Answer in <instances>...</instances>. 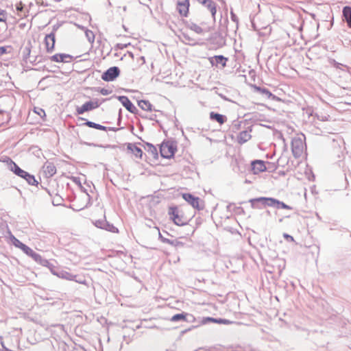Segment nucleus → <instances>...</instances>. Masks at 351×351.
<instances>
[{"mask_svg": "<svg viewBox=\"0 0 351 351\" xmlns=\"http://www.w3.org/2000/svg\"><path fill=\"white\" fill-rule=\"evenodd\" d=\"M5 15H6V12L5 10H0V22L5 21V20H6Z\"/></svg>", "mask_w": 351, "mask_h": 351, "instance_id": "nucleus-36", "label": "nucleus"}, {"mask_svg": "<svg viewBox=\"0 0 351 351\" xmlns=\"http://www.w3.org/2000/svg\"><path fill=\"white\" fill-rule=\"evenodd\" d=\"M95 226L99 228L108 230L111 232H118V228L108 222L105 219L96 220Z\"/></svg>", "mask_w": 351, "mask_h": 351, "instance_id": "nucleus-10", "label": "nucleus"}, {"mask_svg": "<svg viewBox=\"0 0 351 351\" xmlns=\"http://www.w3.org/2000/svg\"><path fill=\"white\" fill-rule=\"evenodd\" d=\"M343 20L347 23L348 27L351 28V7L345 6L343 8Z\"/></svg>", "mask_w": 351, "mask_h": 351, "instance_id": "nucleus-21", "label": "nucleus"}, {"mask_svg": "<svg viewBox=\"0 0 351 351\" xmlns=\"http://www.w3.org/2000/svg\"><path fill=\"white\" fill-rule=\"evenodd\" d=\"M189 316L191 317H193V315H189L187 313H178L172 316L170 319V320L173 322H177L180 321H188L186 317Z\"/></svg>", "mask_w": 351, "mask_h": 351, "instance_id": "nucleus-23", "label": "nucleus"}, {"mask_svg": "<svg viewBox=\"0 0 351 351\" xmlns=\"http://www.w3.org/2000/svg\"><path fill=\"white\" fill-rule=\"evenodd\" d=\"M284 237L286 238L287 239H290L291 241H293V237L289 234H284Z\"/></svg>", "mask_w": 351, "mask_h": 351, "instance_id": "nucleus-43", "label": "nucleus"}, {"mask_svg": "<svg viewBox=\"0 0 351 351\" xmlns=\"http://www.w3.org/2000/svg\"><path fill=\"white\" fill-rule=\"evenodd\" d=\"M208 60L213 66H218L220 64L222 67H225L228 58L222 55H218L208 58Z\"/></svg>", "mask_w": 351, "mask_h": 351, "instance_id": "nucleus-13", "label": "nucleus"}, {"mask_svg": "<svg viewBox=\"0 0 351 351\" xmlns=\"http://www.w3.org/2000/svg\"><path fill=\"white\" fill-rule=\"evenodd\" d=\"M55 42L56 39L54 33H50L46 35L45 38V44L46 46V50L48 53H51L53 51Z\"/></svg>", "mask_w": 351, "mask_h": 351, "instance_id": "nucleus-16", "label": "nucleus"}, {"mask_svg": "<svg viewBox=\"0 0 351 351\" xmlns=\"http://www.w3.org/2000/svg\"><path fill=\"white\" fill-rule=\"evenodd\" d=\"M182 197L194 208H197V210H202L204 208V206L199 204L200 199L199 197L191 193H184Z\"/></svg>", "mask_w": 351, "mask_h": 351, "instance_id": "nucleus-8", "label": "nucleus"}, {"mask_svg": "<svg viewBox=\"0 0 351 351\" xmlns=\"http://www.w3.org/2000/svg\"><path fill=\"white\" fill-rule=\"evenodd\" d=\"M183 36L185 39L188 40H190V38L188 36L185 35V34H183Z\"/></svg>", "mask_w": 351, "mask_h": 351, "instance_id": "nucleus-48", "label": "nucleus"}, {"mask_svg": "<svg viewBox=\"0 0 351 351\" xmlns=\"http://www.w3.org/2000/svg\"><path fill=\"white\" fill-rule=\"evenodd\" d=\"M249 202H250L252 208L261 209L263 208V207L269 206L278 209H292V207H291L290 206L286 204L283 202H280L278 199L273 197H260L257 198L250 199L249 200Z\"/></svg>", "mask_w": 351, "mask_h": 351, "instance_id": "nucleus-1", "label": "nucleus"}, {"mask_svg": "<svg viewBox=\"0 0 351 351\" xmlns=\"http://www.w3.org/2000/svg\"><path fill=\"white\" fill-rule=\"evenodd\" d=\"M100 104L98 101H89L84 103L82 106L77 107L76 109L78 114H82L85 112L92 110L99 106Z\"/></svg>", "mask_w": 351, "mask_h": 351, "instance_id": "nucleus-9", "label": "nucleus"}, {"mask_svg": "<svg viewBox=\"0 0 351 351\" xmlns=\"http://www.w3.org/2000/svg\"><path fill=\"white\" fill-rule=\"evenodd\" d=\"M99 92L103 95H108L109 94L111 93L112 91L108 89L103 88L100 89Z\"/></svg>", "mask_w": 351, "mask_h": 351, "instance_id": "nucleus-38", "label": "nucleus"}, {"mask_svg": "<svg viewBox=\"0 0 351 351\" xmlns=\"http://www.w3.org/2000/svg\"><path fill=\"white\" fill-rule=\"evenodd\" d=\"M11 241H12V244L16 247H18V248L21 249V250H23V249L26 245L25 244L23 243L21 241H20L18 239H16L13 235L11 236Z\"/></svg>", "mask_w": 351, "mask_h": 351, "instance_id": "nucleus-28", "label": "nucleus"}, {"mask_svg": "<svg viewBox=\"0 0 351 351\" xmlns=\"http://www.w3.org/2000/svg\"><path fill=\"white\" fill-rule=\"evenodd\" d=\"M291 150L293 155L295 158L301 156L304 150V142L300 137H296L292 139Z\"/></svg>", "mask_w": 351, "mask_h": 351, "instance_id": "nucleus-6", "label": "nucleus"}, {"mask_svg": "<svg viewBox=\"0 0 351 351\" xmlns=\"http://www.w3.org/2000/svg\"><path fill=\"white\" fill-rule=\"evenodd\" d=\"M230 18L232 21L236 23L237 27H238L239 19L232 10L230 11Z\"/></svg>", "mask_w": 351, "mask_h": 351, "instance_id": "nucleus-34", "label": "nucleus"}, {"mask_svg": "<svg viewBox=\"0 0 351 351\" xmlns=\"http://www.w3.org/2000/svg\"><path fill=\"white\" fill-rule=\"evenodd\" d=\"M8 48L10 47H0V56L7 53Z\"/></svg>", "mask_w": 351, "mask_h": 351, "instance_id": "nucleus-39", "label": "nucleus"}, {"mask_svg": "<svg viewBox=\"0 0 351 351\" xmlns=\"http://www.w3.org/2000/svg\"><path fill=\"white\" fill-rule=\"evenodd\" d=\"M83 125H86V126H88L89 128H95V129L99 130L100 124L94 123V122L90 121H86L85 123H83Z\"/></svg>", "mask_w": 351, "mask_h": 351, "instance_id": "nucleus-32", "label": "nucleus"}, {"mask_svg": "<svg viewBox=\"0 0 351 351\" xmlns=\"http://www.w3.org/2000/svg\"><path fill=\"white\" fill-rule=\"evenodd\" d=\"M209 117L210 120L215 121L219 123L220 125L223 124L227 121V117L225 115L215 112H210L209 114Z\"/></svg>", "mask_w": 351, "mask_h": 351, "instance_id": "nucleus-19", "label": "nucleus"}, {"mask_svg": "<svg viewBox=\"0 0 351 351\" xmlns=\"http://www.w3.org/2000/svg\"><path fill=\"white\" fill-rule=\"evenodd\" d=\"M168 214L174 223L178 226H184L188 223V219L184 217L183 213L177 207H170Z\"/></svg>", "mask_w": 351, "mask_h": 351, "instance_id": "nucleus-3", "label": "nucleus"}, {"mask_svg": "<svg viewBox=\"0 0 351 351\" xmlns=\"http://www.w3.org/2000/svg\"><path fill=\"white\" fill-rule=\"evenodd\" d=\"M118 100L121 103V104L131 113H136L137 111L136 108L134 106V104L130 101L126 96H119Z\"/></svg>", "mask_w": 351, "mask_h": 351, "instance_id": "nucleus-14", "label": "nucleus"}, {"mask_svg": "<svg viewBox=\"0 0 351 351\" xmlns=\"http://www.w3.org/2000/svg\"><path fill=\"white\" fill-rule=\"evenodd\" d=\"M52 267H53V265L50 263L49 267H47L50 269V270L53 274V272H58L53 268H52Z\"/></svg>", "mask_w": 351, "mask_h": 351, "instance_id": "nucleus-44", "label": "nucleus"}, {"mask_svg": "<svg viewBox=\"0 0 351 351\" xmlns=\"http://www.w3.org/2000/svg\"><path fill=\"white\" fill-rule=\"evenodd\" d=\"M286 162V159L285 158H280L278 160V164L279 166H282L284 167V163Z\"/></svg>", "mask_w": 351, "mask_h": 351, "instance_id": "nucleus-40", "label": "nucleus"}, {"mask_svg": "<svg viewBox=\"0 0 351 351\" xmlns=\"http://www.w3.org/2000/svg\"><path fill=\"white\" fill-rule=\"evenodd\" d=\"M53 275L57 276L58 277L62 278V279L75 281L80 284L84 283V280H77L76 275H74L73 274H71V273L64 271V270L60 271L58 272H53Z\"/></svg>", "mask_w": 351, "mask_h": 351, "instance_id": "nucleus-12", "label": "nucleus"}, {"mask_svg": "<svg viewBox=\"0 0 351 351\" xmlns=\"http://www.w3.org/2000/svg\"><path fill=\"white\" fill-rule=\"evenodd\" d=\"M40 111L43 114H45V111H44L43 110L40 109Z\"/></svg>", "mask_w": 351, "mask_h": 351, "instance_id": "nucleus-50", "label": "nucleus"}, {"mask_svg": "<svg viewBox=\"0 0 351 351\" xmlns=\"http://www.w3.org/2000/svg\"><path fill=\"white\" fill-rule=\"evenodd\" d=\"M126 46H127V45H123V46H122V47H120V44H118V47H119V48H121V49H123V47H126Z\"/></svg>", "mask_w": 351, "mask_h": 351, "instance_id": "nucleus-49", "label": "nucleus"}, {"mask_svg": "<svg viewBox=\"0 0 351 351\" xmlns=\"http://www.w3.org/2000/svg\"><path fill=\"white\" fill-rule=\"evenodd\" d=\"M241 123L238 121H234L233 124V127L235 128L237 130H238L240 127Z\"/></svg>", "mask_w": 351, "mask_h": 351, "instance_id": "nucleus-41", "label": "nucleus"}, {"mask_svg": "<svg viewBox=\"0 0 351 351\" xmlns=\"http://www.w3.org/2000/svg\"><path fill=\"white\" fill-rule=\"evenodd\" d=\"M43 168L47 177H52L56 173V166L52 162H47Z\"/></svg>", "mask_w": 351, "mask_h": 351, "instance_id": "nucleus-18", "label": "nucleus"}, {"mask_svg": "<svg viewBox=\"0 0 351 351\" xmlns=\"http://www.w3.org/2000/svg\"><path fill=\"white\" fill-rule=\"evenodd\" d=\"M85 35H86V37L87 40H88V42L92 44V43H94L95 34H94V33L91 30L86 29L85 31Z\"/></svg>", "mask_w": 351, "mask_h": 351, "instance_id": "nucleus-31", "label": "nucleus"}, {"mask_svg": "<svg viewBox=\"0 0 351 351\" xmlns=\"http://www.w3.org/2000/svg\"><path fill=\"white\" fill-rule=\"evenodd\" d=\"M208 1V0H197V1L198 3H199L200 4H202V5H204V3H206V1Z\"/></svg>", "mask_w": 351, "mask_h": 351, "instance_id": "nucleus-47", "label": "nucleus"}, {"mask_svg": "<svg viewBox=\"0 0 351 351\" xmlns=\"http://www.w3.org/2000/svg\"><path fill=\"white\" fill-rule=\"evenodd\" d=\"M188 27L198 34H202L204 32L203 29L200 26L194 23H189Z\"/></svg>", "mask_w": 351, "mask_h": 351, "instance_id": "nucleus-27", "label": "nucleus"}, {"mask_svg": "<svg viewBox=\"0 0 351 351\" xmlns=\"http://www.w3.org/2000/svg\"><path fill=\"white\" fill-rule=\"evenodd\" d=\"M190 6L189 0H178L176 9L180 16L186 17Z\"/></svg>", "mask_w": 351, "mask_h": 351, "instance_id": "nucleus-11", "label": "nucleus"}, {"mask_svg": "<svg viewBox=\"0 0 351 351\" xmlns=\"http://www.w3.org/2000/svg\"><path fill=\"white\" fill-rule=\"evenodd\" d=\"M10 160V162L8 164L9 169L12 171L15 175L23 178L29 184L32 186H36L38 184V181L36 180L35 177L33 175L29 174L28 172L21 169L13 160Z\"/></svg>", "mask_w": 351, "mask_h": 351, "instance_id": "nucleus-2", "label": "nucleus"}, {"mask_svg": "<svg viewBox=\"0 0 351 351\" xmlns=\"http://www.w3.org/2000/svg\"><path fill=\"white\" fill-rule=\"evenodd\" d=\"M112 146L110 145H108L107 146H106V147H111Z\"/></svg>", "mask_w": 351, "mask_h": 351, "instance_id": "nucleus-52", "label": "nucleus"}, {"mask_svg": "<svg viewBox=\"0 0 351 351\" xmlns=\"http://www.w3.org/2000/svg\"><path fill=\"white\" fill-rule=\"evenodd\" d=\"M31 49L29 47H26L23 51V60L27 61L30 58Z\"/></svg>", "mask_w": 351, "mask_h": 351, "instance_id": "nucleus-33", "label": "nucleus"}, {"mask_svg": "<svg viewBox=\"0 0 351 351\" xmlns=\"http://www.w3.org/2000/svg\"><path fill=\"white\" fill-rule=\"evenodd\" d=\"M99 130H104V131H107V130L117 131V130H118V129L116 128H107V127L104 126L102 125H99Z\"/></svg>", "mask_w": 351, "mask_h": 351, "instance_id": "nucleus-35", "label": "nucleus"}, {"mask_svg": "<svg viewBox=\"0 0 351 351\" xmlns=\"http://www.w3.org/2000/svg\"><path fill=\"white\" fill-rule=\"evenodd\" d=\"M128 149L130 150L137 158H141L143 155L142 149L134 144L128 143Z\"/></svg>", "mask_w": 351, "mask_h": 351, "instance_id": "nucleus-24", "label": "nucleus"}, {"mask_svg": "<svg viewBox=\"0 0 351 351\" xmlns=\"http://www.w3.org/2000/svg\"><path fill=\"white\" fill-rule=\"evenodd\" d=\"M55 62H69L73 60V56L66 53H57L50 58Z\"/></svg>", "mask_w": 351, "mask_h": 351, "instance_id": "nucleus-17", "label": "nucleus"}, {"mask_svg": "<svg viewBox=\"0 0 351 351\" xmlns=\"http://www.w3.org/2000/svg\"><path fill=\"white\" fill-rule=\"evenodd\" d=\"M231 323H232V322H231V321H230V320H228V319H222V324H226V325H227V324H231Z\"/></svg>", "mask_w": 351, "mask_h": 351, "instance_id": "nucleus-42", "label": "nucleus"}, {"mask_svg": "<svg viewBox=\"0 0 351 351\" xmlns=\"http://www.w3.org/2000/svg\"><path fill=\"white\" fill-rule=\"evenodd\" d=\"M62 201V199L60 197H58L53 199V200L52 201V203L54 206H58V205L61 204Z\"/></svg>", "mask_w": 351, "mask_h": 351, "instance_id": "nucleus-37", "label": "nucleus"}, {"mask_svg": "<svg viewBox=\"0 0 351 351\" xmlns=\"http://www.w3.org/2000/svg\"><path fill=\"white\" fill-rule=\"evenodd\" d=\"M203 5L210 12L211 16L215 21L217 13V3L213 0H208L206 3H204Z\"/></svg>", "mask_w": 351, "mask_h": 351, "instance_id": "nucleus-20", "label": "nucleus"}, {"mask_svg": "<svg viewBox=\"0 0 351 351\" xmlns=\"http://www.w3.org/2000/svg\"><path fill=\"white\" fill-rule=\"evenodd\" d=\"M251 167L254 174H258L261 172L266 171V166L264 161L261 160H256L251 162Z\"/></svg>", "mask_w": 351, "mask_h": 351, "instance_id": "nucleus-15", "label": "nucleus"}, {"mask_svg": "<svg viewBox=\"0 0 351 351\" xmlns=\"http://www.w3.org/2000/svg\"><path fill=\"white\" fill-rule=\"evenodd\" d=\"M22 251L37 263L45 267H49L50 263L47 259L43 258L40 254L34 252L27 245H25Z\"/></svg>", "mask_w": 351, "mask_h": 351, "instance_id": "nucleus-4", "label": "nucleus"}, {"mask_svg": "<svg viewBox=\"0 0 351 351\" xmlns=\"http://www.w3.org/2000/svg\"><path fill=\"white\" fill-rule=\"evenodd\" d=\"M138 106L143 110L152 111V105L147 100H141L138 102Z\"/></svg>", "mask_w": 351, "mask_h": 351, "instance_id": "nucleus-25", "label": "nucleus"}, {"mask_svg": "<svg viewBox=\"0 0 351 351\" xmlns=\"http://www.w3.org/2000/svg\"><path fill=\"white\" fill-rule=\"evenodd\" d=\"M89 145H93L94 147H96L97 145L95 144H93V143H91V144H88Z\"/></svg>", "mask_w": 351, "mask_h": 351, "instance_id": "nucleus-51", "label": "nucleus"}, {"mask_svg": "<svg viewBox=\"0 0 351 351\" xmlns=\"http://www.w3.org/2000/svg\"><path fill=\"white\" fill-rule=\"evenodd\" d=\"M177 148L173 143H162L160 147V153L162 157L165 158H171L175 154Z\"/></svg>", "mask_w": 351, "mask_h": 351, "instance_id": "nucleus-5", "label": "nucleus"}, {"mask_svg": "<svg viewBox=\"0 0 351 351\" xmlns=\"http://www.w3.org/2000/svg\"><path fill=\"white\" fill-rule=\"evenodd\" d=\"M208 322H213V323H217V324H222V318H213V317H210L204 318V319L202 321V323L204 324H206Z\"/></svg>", "mask_w": 351, "mask_h": 351, "instance_id": "nucleus-29", "label": "nucleus"}, {"mask_svg": "<svg viewBox=\"0 0 351 351\" xmlns=\"http://www.w3.org/2000/svg\"><path fill=\"white\" fill-rule=\"evenodd\" d=\"M120 74V69L117 66H112L101 75V79L106 82L114 80Z\"/></svg>", "mask_w": 351, "mask_h": 351, "instance_id": "nucleus-7", "label": "nucleus"}, {"mask_svg": "<svg viewBox=\"0 0 351 351\" xmlns=\"http://www.w3.org/2000/svg\"><path fill=\"white\" fill-rule=\"evenodd\" d=\"M22 9H23V6H22L21 3H20V4L19 5H16V10L19 11H21Z\"/></svg>", "mask_w": 351, "mask_h": 351, "instance_id": "nucleus-45", "label": "nucleus"}, {"mask_svg": "<svg viewBox=\"0 0 351 351\" xmlns=\"http://www.w3.org/2000/svg\"><path fill=\"white\" fill-rule=\"evenodd\" d=\"M257 90L258 92L265 95L267 98H274L275 95H274L267 88L258 87Z\"/></svg>", "mask_w": 351, "mask_h": 351, "instance_id": "nucleus-30", "label": "nucleus"}, {"mask_svg": "<svg viewBox=\"0 0 351 351\" xmlns=\"http://www.w3.org/2000/svg\"><path fill=\"white\" fill-rule=\"evenodd\" d=\"M145 149L147 152L150 154L154 158L158 157V151L155 146L152 144L147 143Z\"/></svg>", "mask_w": 351, "mask_h": 351, "instance_id": "nucleus-26", "label": "nucleus"}, {"mask_svg": "<svg viewBox=\"0 0 351 351\" xmlns=\"http://www.w3.org/2000/svg\"><path fill=\"white\" fill-rule=\"evenodd\" d=\"M252 136L250 132L247 130L242 131L238 136V143L243 144L248 141L251 138Z\"/></svg>", "mask_w": 351, "mask_h": 351, "instance_id": "nucleus-22", "label": "nucleus"}, {"mask_svg": "<svg viewBox=\"0 0 351 351\" xmlns=\"http://www.w3.org/2000/svg\"><path fill=\"white\" fill-rule=\"evenodd\" d=\"M151 0H140V3L143 5H146L147 2L150 1Z\"/></svg>", "mask_w": 351, "mask_h": 351, "instance_id": "nucleus-46", "label": "nucleus"}]
</instances>
